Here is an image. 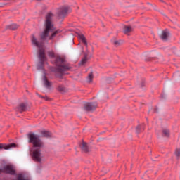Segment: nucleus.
<instances>
[{
  "label": "nucleus",
  "mask_w": 180,
  "mask_h": 180,
  "mask_svg": "<svg viewBox=\"0 0 180 180\" xmlns=\"http://www.w3.org/2000/svg\"><path fill=\"white\" fill-rule=\"evenodd\" d=\"M52 16L53 14L51 13H49L46 16L45 30L40 34V41L37 40L34 35H32L31 41L35 47H43L44 40L49 37L50 32L54 30L53 23H51Z\"/></svg>",
  "instance_id": "f257e3e1"
},
{
  "label": "nucleus",
  "mask_w": 180,
  "mask_h": 180,
  "mask_svg": "<svg viewBox=\"0 0 180 180\" xmlns=\"http://www.w3.org/2000/svg\"><path fill=\"white\" fill-rule=\"evenodd\" d=\"M29 143H31L34 149L32 151V160L35 162H41V150L44 147V143L42 142L40 138L34 134H28Z\"/></svg>",
  "instance_id": "f03ea898"
},
{
  "label": "nucleus",
  "mask_w": 180,
  "mask_h": 180,
  "mask_svg": "<svg viewBox=\"0 0 180 180\" xmlns=\"http://www.w3.org/2000/svg\"><path fill=\"white\" fill-rule=\"evenodd\" d=\"M55 64L56 68L51 69V71L56 73V77H57V78H62L63 73L65 71H68V70L71 68L70 65L65 64V58L60 56L56 57Z\"/></svg>",
  "instance_id": "7ed1b4c3"
},
{
  "label": "nucleus",
  "mask_w": 180,
  "mask_h": 180,
  "mask_svg": "<svg viewBox=\"0 0 180 180\" xmlns=\"http://www.w3.org/2000/svg\"><path fill=\"white\" fill-rule=\"evenodd\" d=\"M39 58L40 60V66H38V69L43 68V64L46 61V54L44 53V49H41L39 51Z\"/></svg>",
  "instance_id": "20e7f679"
},
{
  "label": "nucleus",
  "mask_w": 180,
  "mask_h": 180,
  "mask_svg": "<svg viewBox=\"0 0 180 180\" xmlns=\"http://www.w3.org/2000/svg\"><path fill=\"white\" fill-rule=\"evenodd\" d=\"M2 172L5 174H9L10 175H15L16 174V172L15 171V169H13V167L12 165H6L2 169Z\"/></svg>",
  "instance_id": "39448f33"
},
{
  "label": "nucleus",
  "mask_w": 180,
  "mask_h": 180,
  "mask_svg": "<svg viewBox=\"0 0 180 180\" xmlns=\"http://www.w3.org/2000/svg\"><path fill=\"white\" fill-rule=\"evenodd\" d=\"M96 106H98L96 103H86L84 104V108L88 111L95 110V109H96Z\"/></svg>",
  "instance_id": "423d86ee"
},
{
  "label": "nucleus",
  "mask_w": 180,
  "mask_h": 180,
  "mask_svg": "<svg viewBox=\"0 0 180 180\" xmlns=\"http://www.w3.org/2000/svg\"><path fill=\"white\" fill-rule=\"evenodd\" d=\"M16 147V144L15 143H10L8 145H5L4 143H0V150H11V148Z\"/></svg>",
  "instance_id": "0eeeda50"
},
{
  "label": "nucleus",
  "mask_w": 180,
  "mask_h": 180,
  "mask_svg": "<svg viewBox=\"0 0 180 180\" xmlns=\"http://www.w3.org/2000/svg\"><path fill=\"white\" fill-rule=\"evenodd\" d=\"M42 80L44 82V86H46V88H50L51 85H53V83L47 79V77H46V75L43 76Z\"/></svg>",
  "instance_id": "6e6552de"
},
{
  "label": "nucleus",
  "mask_w": 180,
  "mask_h": 180,
  "mask_svg": "<svg viewBox=\"0 0 180 180\" xmlns=\"http://www.w3.org/2000/svg\"><path fill=\"white\" fill-rule=\"evenodd\" d=\"M68 12H70V8L68 7H63L59 13V16H65Z\"/></svg>",
  "instance_id": "1a4fd4ad"
},
{
  "label": "nucleus",
  "mask_w": 180,
  "mask_h": 180,
  "mask_svg": "<svg viewBox=\"0 0 180 180\" xmlns=\"http://www.w3.org/2000/svg\"><path fill=\"white\" fill-rule=\"evenodd\" d=\"M27 109V106L25 103H21L18 108H17V111L22 113V112H25Z\"/></svg>",
  "instance_id": "9d476101"
},
{
  "label": "nucleus",
  "mask_w": 180,
  "mask_h": 180,
  "mask_svg": "<svg viewBox=\"0 0 180 180\" xmlns=\"http://www.w3.org/2000/svg\"><path fill=\"white\" fill-rule=\"evenodd\" d=\"M78 38L79 39V40H81L82 41V43H84L85 46L87 48L88 42H86V39L85 38V36L82 34H80L78 35Z\"/></svg>",
  "instance_id": "9b49d317"
},
{
  "label": "nucleus",
  "mask_w": 180,
  "mask_h": 180,
  "mask_svg": "<svg viewBox=\"0 0 180 180\" xmlns=\"http://www.w3.org/2000/svg\"><path fill=\"white\" fill-rule=\"evenodd\" d=\"M169 34V33L167 31H163L162 32V34L160 36L162 40H163L164 41H167V40H168V35Z\"/></svg>",
  "instance_id": "f8f14e48"
},
{
  "label": "nucleus",
  "mask_w": 180,
  "mask_h": 180,
  "mask_svg": "<svg viewBox=\"0 0 180 180\" xmlns=\"http://www.w3.org/2000/svg\"><path fill=\"white\" fill-rule=\"evenodd\" d=\"M58 33H61L60 30H57L53 33H52L51 35L49 37V40H53L54 37H56Z\"/></svg>",
  "instance_id": "ddd939ff"
},
{
  "label": "nucleus",
  "mask_w": 180,
  "mask_h": 180,
  "mask_svg": "<svg viewBox=\"0 0 180 180\" xmlns=\"http://www.w3.org/2000/svg\"><path fill=\"white\" fill-rule=\"evenodd\" d=\"M42 137H51V133L50 131H42L41 132Z\"/></svg>",
  "instance_id": "4468645a"
},
{
  "label": "nucleus",
  "mask_w": 180,
  "mask_h": 180,
  "mask_svg": "<svg viewBox=\"0 0 180 180\" xmlns=\"http://www.w3.org/2000/svg\"><path fill=\"white\" fill-rule=\"evenodd\" d=\"M131 30H133V28H131V27H130V26H125L124 27V34H127V33H130V32H131Z\"/></svg>",
  "instance_id": "2eb2a0df"
},
{
  "label": "nucleus",
  "mask_w": 180,
  "mask_h": 180,
  "mask_svg": "<svg viewBox=\"0 0 180 180\" xmlns=\"http://www.w3.org/2000/svg\"><path fill=\"white\" fill-rule=\"evenodd\" d=\"M18 27H19V26L16 24H12L8 26V29H10V30H16Z\"/></svg>",
  "instance_id": "dca6fc26"
},
{
  "label": "nucleus",
  "mask_w": 180,
  "mask_h": 180,
  "mask_svg": "<svg viewBox=\"0 0 180 180\" xmlns=\"http://www.w3.org/2000/svg\"><path fill=\"white\" fill-rule=\"evenodd\" d=\"M82 150L85 151V153H88V146H86V143L83 142L82 144Z\"/></svg>",
  "instance_id": "f3484780"
},
{
  "label": "nucleus",
  "mask_w": 180,
  "mask_h": 180,
  "mask_svg": "<svg viewBox=\"0 0 180 180\" xmlns=\"http://www.w3.org/2000/svg\"><path fill=\"white\" fill-rule=\"evenodd\" d=\"M92 79H94V74L91 72L87 77V82H92Z\"/></svg>",
  "instance_id": "a211bd4d"
},
{
  "label": "nucleus",
  "mask_w": 180,
  "mask_h": 180,
  "mask_svg": "<svg viewBox=\"0 0 180 180\" xmlns=\"http://www.w3.org/2000/svg\"><path fill=\"white\" fill-rule=\"evenodd\" d=\"M162 133L165 137H169V130L163 129Z\"/></svg>",
  "instance_id": "6ab92c4d"
},
{
  "label": "nucleus",
  "mask_w": 180,
  "mask_h": 180,
  "mask_svg": "<svg viewBox=\"0 0 180 180\" xmlns=\"http://www.w3.org/2000/svg\"><path fill=\"white\" fill-rule=\"evenodd\" d=\"M65 90V89L63 87V85H59L58 86V91H59L60 92H64Z\"/></svg>",
  "instance_id": "aec40b11"
},
{
  "label": "nucleus",
  "mask_w": 180,
  "mask_h": 180,
  "mask_svg": "<svg viewBox=\"0 0 180 180\" xmlns=\"http://www.w3.org/2000/svg\"><path fill=\"white\" fill-rule=\"evenodd\" d=\"M87 61L86 57H85L84 58L82 59V60L79 63L80 65H84V64H86Z\"/></svg>",
  "instance_id": "412c9836"
},
{
  "label": "nucleus",
  "mask_w": 180,
  "mask_h": 180,
  "mask_svg": "<svg viewBox=\"0 0 180 180\" xmlns=\"http://www.w3.org/2000/svg\"><path fill=\"white\" fill-rule=\"evenodd\" d=\"M174 154L176 155V157H177V158H179L180 157V149H176Z\"/></svg>",
  "instance_id": "4be33fe9"
},
{
  "label": "nucleus",
  "mask_w": 180,
  "mask_h": 180,
  "mask_svg": "<svg viewBox=\"0 0 180 180\" xmlns=\"http://www.w3.org/2000/svg\"><path fill=\"white\" fill-rule=\"evenodd\" d=\"M48 56H49V57H55L54 52H53V51L49 52Z\"/></svg>",
  "instance_id": "5701e85b"
},
{
  "label": "nucleus",
  "mask_w": 180,
  "mask_h": 180,
  "mask_svg": "<svg viewBox=\"0 0 180 180\" xmlns=\"http://www.w3.org/2000/svg\"><path fill=\"white\" fill-rule=\"evenodd\" d=\"M141 131V126H138L136 127V133H140Z\"/></svg>",
  "instance_id": "b1692460"
},
{
  "label": "nucleus",
  "mask_w": 180,
  "mask_h": 180,
  "mask_svg": "<svg viewBox=\"0 0 180 180\" xmlns=\"http://www.w3.org/2000/svg\"><path fill=\"white\" fill-rule=\"evenodd\" d=\"M114 44H115V46H119V44H120V41H115Z\"/></svg>",
  "instance_id": "393cba45"
}]
</instances>
